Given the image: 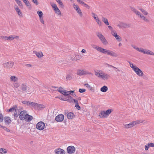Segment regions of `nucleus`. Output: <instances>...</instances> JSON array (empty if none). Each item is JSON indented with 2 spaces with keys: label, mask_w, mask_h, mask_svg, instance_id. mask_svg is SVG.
<instances>
[{
  "label": "nucleus",
  "mask_w": 154,
  "mask_h": 154,
  "mask_svg": "<svg viewBox=\"0 0 154 154\" xmlns=\"http://www.w3.org/2000/svg\"><path fill=\"white\" fill-rule=\"evenodd\" d=\"M92 47L97 51L105 54L110 55L113 57H117L118 56V54L112 51L105 49L94 45H92Z\"/></svg>",
  "instance_id": "obj_1"
},
{
  "label": "nucleus",
  "mask_w": 154,
  "mask_h": 154,
  "mask_svg": "<svg viewBox=\"0 0 154 154\" xmlns=\"http://www.w3.org/2000/svg\"><path fill=\"white\" fill-rule=\"evenodd\" d=\"M94 72L95 75L99 78L105 80L108 79L110 77L109 75L105 73L102 70H97Z\"/></svg>",
  "instance_id": "obj_2"
},
{
  "label": "nucleus",
  "mask_w": 154,
  "mask_h": 154,
  "mask_svg": "<svg viewBox=\"0 0 154 154\" xmlns=\"http://www.w3.org/2000/svg\"><path fill=\"white\" fill-rule=\"evenodd\" d=\"M131 10L133 11L136 15L139 17L142 18L144 21L146 22H149V20L147 19L146 17H144L142 14H141L139 11L134 8L131 7Z\"/></svg>",
  "instance_id": "obj_3"
},
{
  "label": "nucleus",
  "mask_w": 154,
  "mask_h": 154,
  "mask_svg": "<svg viewBox=\"0 0 154 154\" xmlns=\"http://www.w3.org/2000/svg\"><path fill=\"white\" fill-rule=\"evenodd\" d=\"M112 110L111 109H109L106 111H101L99 114V116L102 118L107 117L112 112Z\"/></svg>",
  "instance_id": "obj_4"
},
{
  "label": "nucleus",
  "mask_w": 154,
  "mask_h": 154,
  "mask_svg": "<svg viewBox=\"0 0 154 154\" xmlns=\"http://www.w3.org/2000/svg\"><path fill=\"white\" fill-rule=\"evenodd\" d=\"M96 34L103 45H106L108 44V42L101 32H97Z\"/></svg>",
  "instance_id": "obj_5"
},
{
  "label": "nucleus",
  "mask_w": 154,
  "mask_h": 154,
  "mask_svg": "<svg viewBox=\"0 0 154 154\" xmlns=\"http://www.w3.org/2000/svg\"><path fill=\"white\" fill-rule=\"evenodd\" d=\"M77 74L80 76L86 75H92V73L86 70L83 69H79L77 72Z\"/></svg>",
  "instance_id": "obj_6"
},
{
  "label": "nucleus",
  "mask_w": 154,
  "mask_h": 154,
  "mask_svg": "<svg viewBox=\"0 0 154 154\" xmlns=\"http://www.w3.org/2000/svg\"><path fill=\"white\" fill-rule=\"evenodd\" d=\"M72 6L74 9L76 11L79 15L81 17L83 16V14L79 7L75 4L73 3Z\"/></svg>",
  "instance_id": "obj_7"
},
{
  "label": "nucleus",
  "mask_w": 154,
  "mask_h": 154,
  "mask_svg": "<svg viewBox=\"0 0 154 154\" xmlns=\"http://www.w3.org/2000/svg\"><path fill=\"white\" fill-rule=\"evenodd\" d=\"M66 150L68 153L71 154L75 152V149L73 146H70L67 147Z\"/></svg>",
  "instance_id": "obj_8"
},
{
  "label": "nucleus",
  "mask_w": 154,
  "mask_h": 154,
  "mask_svg": "<svg viewBox=\"0 0 154 154\" xmlns=\"http://www.w3.org/2000/svg\"><path fill=\"white\" fill-rule=\"evenodd\" d=\"M30 88L29 86H27L25 84H23L21 85L22 90L25 92H29Z\"/></svg>",
  "instance_id": "obj_9"
},
{
  "label": "nucleus",
  "mask_w": 154,
  "mask_h": 154,
  "mask_svg": "<svg viewBox=\"0 0 154 154\" xmlns=\"http://www.w3.org/2000/svg\"><path fill=\"white\" fill-rule=\"evenodd\" d=\"M45 126V123L42 122H40L37 124L36 127L38 129L42 130L44 129Z\"/></svg>",
  "instance_id": "obj_10"
},
{
  "label": "nucleus",
  "mask_w": 154,
  "mask_h": 154,
  "mask_svg": "<svg viewBox=\"0 0 154 154\" xmlns=\"http://www.w3.org/2000/svg\"><path fill=\"white\" fill-rule=\"evenodd\" d=\"M27 114L26 111L25 110L21 111L19 115V118L20 120H24L25 119V116Z\"/></svg>",
  "instance_id": "obj_11"
},
{
  "label": "nucleus",
  "mask_w": 154,
  "mask_h": 154,
  "mask_svg": "<svg viewBox=\"0 0 154 154\" xmlns=\"http://www.w3.org/2000/svg\"><path fill=\"white\" fill-rule=\"evenodd\" d=\"M54 152L55 154H65V152L63 149L60 148H58L56 149Z\"/></svg>",
  "instance_id": "obj_12"
},
{
  "label": "nucleus",
  "mask_w": 154,
  "mask_h": 154,
  "mask_svg": "<svg viewBox=\"0 0 154 154\" xmlns=\"http://www.w3.org/2000/svg\"><path fill=\"white\" fill-rule=\"evenodd\" d=\"M64 116L63 114H59L56 117L55 120L57 122H61L64 119Z\"/></svg>",
  "instance_id": "obj_13"
},
{
  "label": "nucleus",
  "mask_w": 154,
  "mask_h": 154,
  "mask_svg": "<svg viewBox=\"0 0 154 154\" xmlns=\"http://www.w3.org/2000/svg\"><path fill=\"white\" fill-rule=\"evenodd\" d=\"M117 26L119 28H125L130 27V25L129 24L121 23L119 24Z\"/></svg>",
  "instance_id": "obj_14"
},
{
  "label": "nucleus",
  "mask_w": 154,
  "mask_h": 154,
  "mask_svg": "<svg viewBox=\"0 0 154 154\" xmlns=\"http://www.w3.org/2000/svg\"><path fill=\"white\" fill-rule=\"evenodd\" d=\"M136 74L139 76H143V73L141 70L138 67L134 71Z\"/></svg>",
  "instance_id": "obj_15"
},
{
  "label": "nucleus",
  "mask_w": 154,
  "mask_h": 154,
  "mask_svg": "<svg viewBox=\"0 0 154 154\" xmlns=\"http://www.w3.org/2000/svg\"><path fill=\"white\" fill-rule=\"evenodd\" d=\"M65 115L67 116L68 119H72L75 117L74 114L71 112L69 113H66Z\"/></svg>",
  "instance_id": "obj_16"
},
{
  "label": "nucleus",
  "mask_w": 154,
  "mask_h": 154,
  "mask_svg": "<svg viewBox=\"0 0 154 154\" xmlns=\"http://www.w3.org/2000/svg\"><path fill=\"white\" fill-rule=\"evenodd\" d=\"M14 64V63L13 62L10 61L4 63V66L5 67L11 68L13 67Z\"/></svg>",
  "instance_id": "obj_17"
},
{
  "label": "nucleus",
  "mask_w": 154,
  "mask_h": 154,
  "mask_svg": "<svg viewBox=\"0 0 154 154\" xmlns=\"http://www.w3.org/2000/svg\"><path fill=\"white\" fill-rule=\"evenodd\" d=\"M21 110L18 108H16L15 110V112L14 113V116L15 117V119L16 120V118L17 117L19 116L20 112L21 111Z\"/></svg>",
  "instance_id": "obj_18"
},
{
  "label": "nucleus",
  "mask_w": 154,
  "mask_h": 154,
  "mask_svg": "<svg viewBox=\"0 0 154 154\" xmlns=\"http://www.w3.org/2000/svg\"><path fill=\"white\" fill-rule=\"evenodd\" d=\"M14 8L18 15L20 17H22V13L17 5H15L14 6Z\"/></svg>",
  "instance_id": "obj_19"
},
{
  "label": "nucleus",
  "mask_w": 154,
  "mask_h": 154,
  "mask_svg": "<svg viewBox=\"0 0 154 154\" xmlns=\"http://www.w3.org/2000/svg\"><path fill=\"white\" fill-rule=\"evenodd\" d=\"M4 121L6 125H9L11 122V120L10 117H5L4 118Z\"/></svg>",
  "instance_id": "obj_20"
},
{
  "label": "nucleus",
  "mask_w": 154,
  "mask_h": 154,
  "mask_svg": "<svg viewBox=\"0 0 154 154\" xmlns=\"http://www.w3.org/2000/svg\"><path fill=\"white\" fill-rule=\"evenodd\" d=\"M7 40L11 41L14 38H18L19 36L15 35H10L9 36H7Z\"/></svg>",
  "instance_id": "obj_21"
},
{
  "label": "nucleus",
  "mask_w": 154,
  "mask_h": 154,
  "mask_svg": "<svg viewBox=\"0 0 154 154\" xmlns=\"http://www.w3.org/2000/svg\"><path fill=\"white\" fill-rule=\"evenodd\" d=\"M134 123L133 122H132L129 124L124 125V127L126 128L132 127L134 126Z\"/></svg>",
  "instance_id": "obj_22"
},
{
  "label": "nucleus",
  "mask_w": 154,
  "mask_h": 154,
  "mask_svg": "<svg viewBox=\"0 0 154 154\" xmlns=\"http://www.w3.org/2000/svg\"><path fill=\"white\" fill-rule=\"evenodd\" d=\"M33 53L35 54L38 58H41L44 56L42 52L41 51L38 52L36 51H33Z\"/></svg>",
  "instance_id": "obj_23"
},
{
  "label": "nucleus",
  "mask_w": 154,
  "mask_h": 154,
  "mask_svg": "<svg viewBox=\"0 0 154 154\" xmlns=\"http://www.w3.org/2000/svg\"><path fill=\"white\" fill-rule=\"evenodd\" d=\"M25 119L27 122H30L32 119V116L27 114L25 116Z\"/></svg>",
  "instance_id": "obj_24"
},
{
  "label": "nucleus",
  "mask_w": 154,
  "mask_h": 154,
  "mask_svg": "<svg viewBox=\"0 0 154 154\" xmlns=\"http://www.w3.org/2000/svg\"><path fill=\"white\" fill-rule=\"evenodd\" d=\"M145 54L150 55H154V53L151 51L146 49H145Z\"/></svg>",
  "instance_id": "obj_25"
},
{
  "label": "nucleus",
  "mask_w": 154,
  "mask_h": 154,
  "mask_svg": "<svg viewBox=\"0 0 154 154\" xmlns=\"http://www.w3.org/2000/svg\"><path fill=\"white\" fill-rule=\"evenodd\" d=\"M73 101H74V102L75 103V107H76L77 109L78 110H80L81 109V108L79 106V105L78 101L77 100L74 99Z\"/></svg>",
  "instance_id": "obj_26"
},
{
  "label": "nucleus",
  "mask_w": 154,
  "mask_h": 154,
  "mask_svg": "<svg viewBox=\"0 0 154 154\" xmlns=\"http://www.w3.org/2000/svg\"><path fill=\"white\" fill-rule=\"evenodd\" d=\"M18 80V78L14 76H12L10 77L11 81L15 82H17Z\"/></svg>",
  "instance_id": "obj_27"
},
{
  "label": "nucleus",
  "mask_w": 154,
  "mask_h": 154,
  "mask_svg": "<svg viewBox=\"0 0 154 154\" xmlns=\"http://www.w3.org/2000/svg\"><path fill=\"white\" fill-rule=\"evenodd\" d=\"M102 20L106 25H109V23L108 22L107 19L106 18L103 17L102 18Z\"/></svg>",
  "instance_id": "obj_28"
},
{
  "label": "nucleus",
  "mask_w": 154,
  "mask_h": 154,
  "mask_svg": "<svg viewBox=\"0 0 154 154\" xmlns=\"http://www.w3.org/2000/svg\"><path fill=\"white\" fill-rule=\"evenodd\" d=\"M101 91L103 92H106L108 90V88L106 86H104L100 89Z\"/></svg>",
  "instance_id": "obj_29"
},
{
  "label": "nucleus",
  "mask_w": 154,
  "mask_h": 154,
  "mask_svg": "<svg viewBox=\"0 0 154 154\" xmlns=\"http://www.w3.org/2000/svg\"><path fill=\"white\" fill-rule=\"evenodd\" d=\"M24 3L26 5L27 7L29 8H31V4L28 0H27L26 1L24 2Z\"/></svg>",
  "instance_id": "obj_30"
},
{
  "label": "nucleus",
  "mask_w": 154,
  "mask_h": 154,
  "mask_svg": "<svg viewBox=\"0 0 154 154\" xmlns=\"http://www.w3.org/2000/svg\"><path fill=\"white\" fill-rule=\"evenodd\" d=\"M130 64V67L133 69V70L134 71L137 67L135 65H134L133 63H131L130 62H128Z\"/></svg>",
  "instance_id": "obj_31"
},
{
  "label": "nucleus",
  "mask_w": 154,
  "mask_h": 154,
  "mask_svg": "<svg viewBox=\"0 0 154 154\" xmlns=\"http://www.w3.org/2000/svg\"><path fill=\"white\" fill-rule=\"evenodd\" d=\"M54 11L55 13L57 14L58 15H61V12L60 11V10L57 7L54 9Z\"/></svg>",
  "instance_id": "obj_32"
},
{
  "label": "nucleus",
  "mask_w": 154,
  "mask_h": 154,
  "mask_svg": "<svg viewBox=\"0 0 154 154\" xmlns=\"http://www.w3.org/2000/svg\"><path fill=\"white\" fill-rule=\"evenodd\" d=\"M95 20H96V21L97 22V24L99 25L100 26L102 24V23L101 21L99 19L98 17H97L95 18Z\"/></svg>",
  "instance_id": "obj_33"
},
{
  "label": "nucleus",
  "mask_w": 154,
  "mask_h": 154,
  "mask_svg": "<svg viewBox=\"0 0 154 154\" xmlns=\"http://www.w3.org/2000/svg\"><path fill=\"white\" fill-rule=\"evenodd\" d=\"M139 9L142 12L144 15H146L148 14V13L144 9L142 8H140Z\"/></svg>",
  "instance_id": "obj_34"
},
{
  "label": "nucleus",
  "mask_w": 154,
  "mask_h": 154,
  "mask_svg": "<svg viewBox=\"0 0 154 154\" xmlns=\"http://www.w3.org/2000/svg\"><path fill=\"white\" fill-rule=\"evenodd\" d=\"M17 108V106L16 105H15L13 107L9 109L8 110V111L9 112H12L14 111L15 110L16 108Z\"/></svg>",
  "instance_id": "obj_35"
},
{
  "label": "nucleus",
  "mask_w": 154,
  "mask_h": 154,
  "mask_svg": "<svg viewBox=\"0 0 154 154\" xmlns=\"http://www.w3.org/2000/svg\"><path fill=\"white\" fill-rule=\"evenodd\" d=\"M72 74H69L67 75L66 77V80H69L72 79Z\"/></svg>",
  "instance_id": "obj_36"
},
{
  "label": "nucleus",
  "mask_w": 154,
  "mask_h": 154,
  "mask_svg": "<svg viewBox=\"0 0 154 154\" xmlns=\"http://www.w3.org/2000/svg\"><path fill=\"white\" fill-rule=\"evenodd\" d=\"M68 99L67 100V101L69 102H72L73 101V99L71 96H68Z\"/></svg>",
  "instance_id": "obj_37"
},
{
  "label": "nucleus",
  "mask_w": 154,
  "mask_h": 154,
  "mask_svg": "<svg viewBox=\"0 0 154 154\" xmlns=\"http://www.w3.org/2000/svg\"><path fill=\"white\" fill-rule=\"evenodd\" d=\"M39 106V104L34 102H32L31 106H32L34 108H35L36 107H38Z\"/></svg>",
  "instance_id": "obj_38"
},
{
  "label": "nucleus",
  "mask_w": 154,
  "mask_h": 154,
  "mask_svg": "<svg viewBox=\"0 0 154 154\" xmlns=\"http://www.w3.org/2000/svg\"><path fill=\"white\" fill-rule=\"evenodd\" d=\"M133 122L134 123V125L137 124H139L141 123H142L143 122V121L141 120H139L137 121H133Z\"/></svg>",
  "instance_id": "obj_39"
},
{
  "label": "nucleus",
  "mask_w": 154,
  "mask_h": 154,
  "mask_svg": "<svg viewBox=\"0 0 154 154\" xmlns=\"http://www.w3.org/2000/svg\"><path fill=\"white\" fill-rule=\"evenodd\" d=\"M17 4L19 5V6L20 7V8L22 9L23 8V5L20 0L17 2Z\"/></svg>",
  "instance_id": "obj_40"
},
{
  "label": "nucleus",
  "mask_w": 154,
  "mask_h": 154,
  "mask_svg": "<svg viewBox=\"0 0 154 154\" xmlns=\"http://www.w3.org/2000/svg\"><path fill=\"white\" fill-rule=\"evenodd\" d=\"M37 14L38 15L39 18L43 17V14L41 11H37Z\"/></svg>",
  "instance_id": "obj_41"
},
{
  "label": "nucleus",
  "mask_w": 154,
  "mask_h": 154,
  "mask_svg": "<svg viewBox=\"0 0 154 154\" xmlns=\"http://www.w3.org/2000/svg\"><path fill=\"white\" fill-rule=\"evenodd\" d=\"M114 37H115L116 39L119 41H120L121 40V37L117 34Z\"/></svg>",
  "instance_id": "obj_42"
},
{
  "label": "nucleus",
  "mask_w": 154,
  "mask_h": 154,
  "mask_svg": "<svg viewBox=\"0 0 154 154\" xmlns=\"http://www.w3.org/2000/svg\"><path fill=\"white\" fill-rule=\"evenodd\" d=\"M7 36H0V39H1L4 41H7Z\"/></svg>",
  "instance_id": "obj_43"
},
{
  "label": "nucleus",
  "mask_w": 154,
  "mask_h": 154,
  "mask_svg": "<svg viewBox=\"0 0 154 154\" xmlns=\"http://www.w3.org/2000/svg\"><path fill=\"white\" fill-rule=\"evenodd\" d=\"M51 6L54 9H54H55V8L57 7V5L55 4L54 3H51Z\"/></svg>",
  "instance_id": "obj_44"
},
{
  "label": "nucleus",
  "mask_w": 154,
  "mask_h": 154,
  "mask_svg": "<svg viewBox=\"0 0 154 154\" xmlns=\"http://www.w3.org/2000/svg\"><path fill=\"white\" fill-rule=\"evenodd\" d=\"M111 33L112 35L114 37L117 34V33L116 31L114 30L111 31Z\"/></svg>",
  "instance_id": "obj_45"
},
{
  "label": "nucleus",
  "mask_w": 154,
  "mask_h": 154,
  "mask_svg": "<svg viewBox=\"0 0 154 154\" xmlns=\"http://www.w3.org/2000/svg\"><path fill=\"white\" fill-rule=\"evenodd\" d=\"M138 51L144 54H145V49H143L142 48H140Z\"/></svg>",
  "instance_id": "obj_46"
},
{
  "label": "nucleus",
  "mask_w": 154,
  "mask_h": 154,
  "mask_svg": "<svg viewBox=\"0 0 154 154\" xmlns=\"http://www.w3.org/2000/svg\"><path fill=\"white\" fill-rule=\"evenodd\" d=\"M0 152L2 153H6L7 152V151L6 149L2 148L0 149Z\"/></svg>",
  "instance_id": "obj_47"
},
{
  "label": "nucleus",
  "mask_w": 154,
  "mask_h": 154,
  "mask_svg": "<svg viewBox=\"0 0 154 154\" xmlns=\"http://www.w3.org/2000/svg\"><path fill=\"white\" fill-rule=\"evenodd\" d=\"M150 146L149 143H148L145 146V149L146 150H147L149 148V147Z\"/></svg>",
  "instance_id": "obj_48"
},
{
  "label": "nucleus",
  "mask_w": 154,
  "mask_h": 154,
  "mask_svg": "<svg viewBox=\"0 0 154 154\" xmlns=\"http://www.w3.org/2000/svg\"><path fill=\"white\" fill-rule=\"evenodd\" d=\"M84 85L90 90H91L92 88V87L90 85L88 84H85Z\"/></svg>",
  "instance_id": "obj_49"
},
{
  "label": "nucleus",
  "mask_w": 154,
  "mask_h": 154,
  "mask_svg": "<svg viewBox=\"0 0 154 154\" xmlns=\"http://www.w3.org/2000/svg\"><path fill=\"white\" fill-rule=\"evenodd\" d=\"M77 1L78 3L82 5H83L85 3L81 0H77Z\"/></svg>",
  "instance_id": "obj_50"
},
{
  "label": "nucleus",
  "mask_w": 154,
  "mask_h": 154,
  "mask_svg": "<svg viewBox=\"0 0 154 154\" xmlns=\"http://www.w3.org/2000/svg\"><path fill=\"white\" fill-rule=\"evenodd\" d=\"M86 90L85 89H79V92L81 93H82L85 92Z\"/></svg>",
  "instance_id": "obj_51"
},
{
  "label": "nucleus",
  "mask_w": 154,
  "mask_h": 154,
  "mask_svg": "<svg viewBox=\"0 0 154 154\" xmlns=\"http://www.w3.org/2000/svg\"><path fill=\"white\" fill-rule=\"evenodd\" d=\"M92 16L95 19V18L97 17V16L94 13L92 12L91 13Z\"/></svg>",
  "instance_id": "obj_52"
},
{
  "label": "nucleus",
  "mask_w": 154,
  "mask_h": 154,
  "mask_svg": "<svg viewBox=\"0 0 154 154\" xmlns=\"http://www.w3.org/2000/svg\"><path fill=\"white\" fill-rule=\"evenodd\" d=\"M131 46L134 48L135 49H136V50L137 51H139V49L140 48H138V47H136V46H135V45H131Z\"/></svg>",
  "instance_id": "obj_53"
},
{
  "label": "nucleus",
  "mask_w": 154,
  "mask_h": 154,
  "mask_svg": "<svg viewBox=\"0 0 154 154\" xmlns=\"http://www.w3.org/2000/svg\"><path fill=\"white\" fill-rule=\"evenodd\" d=\"M39 20L43 24L44 23V21L43 19V17H40Z\"/></svg>",
  "instance_id": "obj_54"
},
{
  "label": "nucleus",
  "mask_w": 154,
  "mask_h": 154,
  "mask_svg": "<svg viewBox=\"0 0 154 154\" xmlns=\"http://www.w3.org/2000/svg\"><path fill=\"white\" fill-rule=\"evenodd\" d=\"M3 128L4 130L8 132H10V130L8 128L5 127L4 126Z\"/></svg>",
  "instance_id": "obj_55"
},
{
  "label": "nucleus",
  "mask_w": 154,
  "mask_h": 154,
  "mask_svg": "<svg viewBox=\"0 0 154 154\" xmlns=\"http://www.w3.org/2000/svg\"><path fill=\"white\" fill-rule=\"evenodd\" d=\"M14 86V87L17 88L19 87V85L17 83H14L13 84Z\"/></svg>",
  "instance_id": "obj_56"
},
{
  "label": "nucleus",
  "mask_w": 154,
  "mask_h": 154,
  "mask_svg": "<svg viewBox=\"0 0 154 154\" xmlns=\"http://www.w3.org/2000/svg\"><path fill=\"white\" fill-rule=\"evenodd\" d=\"M32 2L35 4L36 5H38V2L37 1V0H31Z\"/></svg>",
  "instance_id": "obj_57"
},
{
  "label": "nucleus",
  "mask_w": 154,
  "mask_h": 154,
  "mask_svg": "<svg viewBox=\"0 0 154 154\" xmlns=\"http://www.w3.org/2000/svg\"><path fill=\"white\" fill-rule=\"evenodd\" d=\"M61 91L62 92L61 93V94H62L64 95H66V90H63L62 91Z\"/></svg>",
  "instance_id": "obj_58"
},
{
  "label": "nucleus",
  "mask_w": 154,
  "mask_h": 154,
  "mask_svg": "<svg viewBox=\"0 0 154 154\" xmlns=\"http://www.w3.org/2000/svg\"><path fill=\"white\" fill-rule=\"evenodd\" d=\"M83 5L88 9H89L90 8V6L85 3H84Z\"/></svg>",
  "instance_id": "obj_59"
},
{
  "label": "nucleus",
  "mask_w": 154,
  "mask_h": 154,
  "mask_svg": "<svg viewBox=\"0 0 154 154\" xmlns=\"http://www.w3.org/2000/svg\"><path fill=\"white\" fill-rule=\"evenodd\" d=\"M3 119V116L2 115L0 114V122L2 121Z\"/></svg>",
  "instance_id": "obj_60"
},
{
  "label": "nucleus",
  "mask_w": 154,
  "mask_h": 154,
  "mask_svg": "<svg viewBox=\"0 0 154 154\" xmlns=\"http://www.w3.org/2000/svg\"><path fill=\"white\" fill-rule=\"evenodd\" d=\"M63 88L62 87H60L59 89L57 90V91L60 92L61 93V91H62L63 90Z\"/></svg>",
  "instance_id": "obj_61"
},
{
  "label": "nucleus",
  "mask_w": 154,
  "mask_h": 154,
  "mask_svg": "<svg viewBox=\"0 0 154 154\" xmlns=\"http://www.w3.org/2000/svg\"><path fill=\"white\" fill-rule=\"evenodd\" d=\"M108 27L109 29H110V30L111 31V32L113 30L112 27L110 26H109Z\"/></svg>",
  "instance_id": "obj_62"
},
{
  "label": "nucleus",
  "mask_w": 154,
  "mask_h": 154,
  "mask_svg": "<svg viewBox=\"0 0 154 154\" xmlns=\"http://www.w3.org/2000/svg\"><path fill=\"white\" fill-rule=\"evenodd\" d=\"M32 102H30L29 101H28L27 103V105L30 107L31 106V103Z\"/></svg>",
  "instance_id": "obj_63"
},
{
  "label": "nucleus",
  "mask_w": 154,
  "mask_h": 154,
  "mask_svg": "<svg viewBox=\"0 0 154 154\" xmlns=\"http://www.w3.org/2000/svg\"><path fill=\"white\" fill-rule=\"evenodd\" d=\"M149 144L150 146H151L152 147H154V143H149Z\"/></svg>",
  "instance_id": "obj_64"
}]
</instances>
